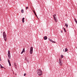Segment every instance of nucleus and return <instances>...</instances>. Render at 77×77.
Instances as JSON below:
<instances>
[{
  "mask_svg": "<svg viewBox=\"0 0 77 77\" xmlns=\"http://www.w3.org/2000/svg\"><path fill=\"white\" fill-rule=\"evenodd\" d=\"M33 53V47H31L30 48V54H32Z\"/></svg>",
  "mask_w": 77,
  "mask_h": 77,
  "instance_id": "4",
  "label": "nucleus"
},
{
  "mask_svg": "<svg viewBox=\"0 0 77 77\" xmlns=\"http://www.w3.org/2000/svg\"><path fill=\"white\" fill-rule=\"evenodd\" d=\"M21 12L22 13H24V10H23V9H22L21 11Z\"/></svg>",
  "mask_w": 77,
  "mask_h": 77,
  "instance_id": "14",
  "label": "nucleus"
},
{
  "mask_svg": "<svg viewBox=\"0 0 77 77\" xmlns=\"http://www.w3.org/2000/svg\"><path fill=\"white\" fill-rule=\"evenodd\" d=\"M3 36L5 41H6V40H7V37H6V35L5 32H4L3 33Z\"/></svg>",
  "mask_w": 77,
  "mask_h": 77,
  "instance_id": "2",
  "label": "nucleus"
},
{
  "mask_svg": "<svg viewBox=\"0 0 77 77\" xmlns=\"http://www.w3.org/2000/svg\"><path fill=\"white\" fill-rule=\"evenodd\" d=\"M26 59H27V58H25V60H26V61H27V62H28V60H26Z\"/></svg>",
  "mask_w": 77,
  "mask_h": 77,
  "instance_id": "22",
  "label": "nucleus"
},
{
  "mask_svg": "<svg viewBox=\"0 0 77 77\" xmlns=\"http://www.w3.org/2000/svg\"><path fill=\"white\" fill-rule=\"evenodd\" d=\"M16 74V75H17V74Z\"/></svg>",
  "mask_w": 77,
  "mask_h": 77,
  "instance_id": "31",
  "label": "nucleus"
},
{
  "mask_svg": "<svg viewBox=\"0 0 77 77\" xmlns=\"http://www.w3.org/2000/svg\"><path fill=\"white\" fill-rule=\"evenodd\" d=\"M35 15H36V17H37L38 18V17L37 16V15H36V14H35Z\"/></svg>",
  "mask_w": 77,
  "mask_h": 77,
  "instance_id": "29",
  "label": "nucleus"
},
{
  "mask_svg": "<svg viewBox=\"0 0 77 77\" xmlns=\"http://www.w3.org/2000/svg\"><path fill=\"white\" fill-rule=\"evenodd\" d=\"M65 26H66L67 28L68 27V24L67 23H66L65 24Z\"/></svg>",
  "mask_w": 77,
  "mask_h": 77,
  "instance_id": "12",
  "label": "nucleus"
},
{
  "mask_svg": "<svg viewBox=\"0 0 77 77\" xmlns=\"http://www.w3.org/2000/svg\"><path fill=\"white\" fill-rule=\"evenodd\" d=\"M23 52H24L23 51L21 52V54H23Z\"/></svg>",
  "mask_w": 77,
  "mask_h": 77,
  "instance_id": "26",
  "label": "nucleus"
},
{
  "mask_svg": "<svg viewBox=\"0 0 77 77\" xmlns=\"http://www.w3.org/2000/svg\"><path fill=\"white\" fill-rule=\"evenodd\" d=\"M44 39H45V40H47V37L45 36L44 37Z\"/></svg>",
  "mask_w": 77,
  "mask_h": 77,
  "instance_id": "9",
  "label": "nucleus"
},
{
  "mask_svg": "<svg viewBox=\"0 0 77 77\" xmlns=\"http://www.w3.org/2000/svg\"><path fill=\"white\" fill-rule=\"evenodd\" d=\"M61 32L62 33H63V32L62 31H61Z\"/></svg>",
  "mask_w": 77,
  "mask_h": 77,
  "instance_id": "28",
  "label": "nucleus"
},
{
  "mask_svg": "<svg viewBox=\"0 0 77 77\" xmlns=\"http://www.w3.org/2000/svg\"><path fill=\"white\" fill-rule=\"evenodd\" d=\"M63 55H61V58H63Z\"/></svg>",
  "mask_w": 77,
  "mask_h": 77,
  "instance_id": "19",
  "label": "nucleus"
},
{
  "mask_svg": "<svg viewBox=\"0 0 77 77\" xmlns=\"http://www.w3.org/2000/svg\"><path fill=\"white\" fill-rule=\"evenodd\" d=\"M59 64H60V66H62L63 65V63H62V60L61 59H59Z\"/></svg>",
  "mask_w": 77,
  "mask_h": 77,
  "instance_id": "3",
  "label": "nucleus"
},
{
  "mask_svg": "<svg viewBox=\"0 0 77 77\" xmlns=\"http://www.w3.org/2000/svg\"><path fill=\"white\" fill-rule=\"evenodd\" d=\"M14 65L15 66H17V64H16L15 63H14Z\"/></svg>",
  "mask_w": 77,
  "mask_h": 77,
  "instance_id": "25",
  "label": "nucleus"
},
{
  "mask_svg": "<svg viewBox=\"0 0 77 77\" xmlns=\"http://www.w3.org/2000/svg\"><path fill=\"white\" fill-rule=\"evenodd\" d=\"M8 56L9 59H11V54L10 53V51H8Z\"/></svg>",
  "mask_w": 77,
  "mask_h": 77,
  "instance_id": "5",
  "label": "nucleus"
},
{
  "mask_svg": "<svg viewBox=\"0 0 77 77\" xmlns=\"http://www.w3.org/2000/svg\"><path fill=\"white\" fill-rule=\"evenodd\" d=\"M33 12L35 14V15H36V13H35V11H33Z\"/></svg>",
  "mask_w": 77,
  "mask_h": 77,
  "instance_id": "23",
  "label": "nucleus"
},
{
  "mask_svg": "<svg viewBox=\"0 0 77 77\" xmlns=\"http://www.w3.org/2000/svg\"><path fill=\"white\" fill-rule=\"evenodd\" d=\"M22 51H23V53H24L25 52V49L23 48V50Z\"/></svg>",
  "mask_w": 77,
  "mask_h": 77,
  "instance_id": "13",
  "label": "nucleus"
},
{
  "mask_svg": "<svg viewBox=\"0 0 77 77\" xmlns=\"http://www.w3.org/2000/svg\"><path fill=\"white\" fill-rule=\"evenodd\" d=\"M63 29L65 32H66V30L65 29V28H64Z\"/></svg>",
  "mask_w": 77,
  "mask_h": 77,
  "instance_id": "20",
  "label": "nucleus"
},
{
  "mask_svg": "<svg viewBox=\"0 0 77 77\" xmlns=\"http://www.w3.org/2000/svg\"><path fill=\"white\" fill-rule=\"evenodd\" d=\"M76 48H77V47H76Z\"/></svg>",
  "mask_w": 77,
  "mask_h": 77,
  "instance_id": "32",
  "label": "nucleus"
},
{
  "mask_svg": "<svg viewBox=\"0 0 77 77\" xmlns=\"http://www.w3.org/2000/svg\"><path fill=\"white\" fill-rule=\"evenodd\" d=\"M54 18L55 22H57V18H56V17H54Z\"/></svg>",
  "mask_w": 77,
  "mask_h": 77,
  "instance_id": "7",
  "label": "nucleus"
},
{
  "mask_svg": "<svg viewBox=\"0 0 77 77\" xmlns=\"http://www.w3.org/2000/svg\"><path fill=\"white\" fill-rule=\"evenodd\" d=\"M37 72L38 75L40 76H41L42 74V72L41 69H38L37 71Z\"/></svg>",
  "mask_w": 77,
  "mask_h": 77,
  "instance_id": "1",
  "label": "nucleus"
},
{
  "mask_svg": "<svg viewBox=\"0 0 77 77\" xmlns=\"http://www.w3.org/2000/svg\"><path fill=\"white\" fill-rule=\"evenodd\" d=\"M8 62L9 63V66H11V62H10V60H9V59H8Z\"/></svg>",
  "mask_w": 77,
  "mask_h": 77,
  "instance_id": "6",
  "label": "nucleus"
},
{
  "mask_svg": "<svg viewBox=\"0 0 77 77\" xmlns=\"http://www.w3.org/2000/svg\"><path fill=\"white\" fill-rule=\"evenodd\" d=\"M2 60V59H1V57H0V61H1Z\"/></svg>",
  "mask_w": 77,
  "mask_h": 77,
  "instance_id": "27",
  "label": "nucleus"
},
{
  "mask_svg": "<svg viewBox=\"0 0 77 77\" xmlns=\"http://www.w3.org/2000/svg\"><path fill=\"white\" fill-rule=\"evenodd\" d=\"M52 42H53V43H56V42H54V41H52Z\"/></svg>",
  "mask_w": 77,
  "mask_h": 77,
  "instance_id": "24",
  "label": "nucleus"
},
{
  "mask_svg": "<svg viewBox=\"0 0 77 77\" xmlns=\"http://www.w3.org/2000/svg\"><path fill=\"white\" fill-rule=\"evenodd\" d=\"M1 66V68H5V67H4L3 66H2V65L1 66Z\"/></svg>",
  "mask_w": 77,
  "mask_h": 77,
  "instance_id": "16",
  "label": "nucleus"
},
{
  "mask_svg": "<svg viewBox=\"0 0 77 77\" xmlns=\"http://www.w3.org/2000/svg\"><path fill=\"white\" fill-rule=\"evenodd\" d=\"M56 14H55L53 15V17L54 18H56Z\"/></svg>",
  "mask_w": 77,
  "mask_h": 77,
  "instance_id": "11",
  "label": "nucleus"
},
{
  "mask_svg": "<svg viewBox=\"0 0 77 77\" xmlns=\"http://www.w3.org/2000/svg\"><path fill=\"white\" fill-rule=\"evenodd\" d=\"M49 41H51V42H53V40H51V39H49Z\"/></svg>",
  "mask_w": 77,
  "mask_h": 77,
  "instance_id": "17",
  "label": "nucleus"
},
{
  "mask_svg": "<svg viewBox=\"0 0 77 77\" xmlns=\"http://www.w3.org/2000/svg\"><path fill=\"white\" fill-rule=\"evenodd\" d=\"M26 73H24V76H26Z\"/></svg>",
  "mask_w": 77,
  "mask_h": 77,
  "instance_id": "21",
  "label": "nucleus"
},
{
  "mask_svg": "<svg viewBox=\"0 0 77 77\" xmlns=\"http://www.w3.org/2000/svg\"><path fill=\"white\" fill-rule=\"evenodd\" d=\"M24 17H23L22 19V21L23 23H24Z\"/></svg>",
  "mask_w": 77,
  "mask_h": 77,
  "instance_id": "10",
  "label": "nucleus"
},
{
  "mask_svg": "<svg viewBox=\"0 0 77 77\" xmlns=\"http://www.w3.org/2000/svg\"><path fill=\"white\" fill-rule=\"evenodd\" d=\"M63 51L65 52H66L68 51V49L67 48H65V50L63 49Z\"/></svg>",
  "mask_w": 77,
  "mask_h": 77,
  "instance_id": "8",
  "label": "nucleus"
},
{
  "mask_svg": "<svg viewBox=\"0 0 77 77\" xmlns=\"http://www.w3.org/2000/svg\"><path fill=\"white\" fill-rule=\"evenodd\" d=\"M74 21L76 23H77V20H76V19H74Z\"/></svg>",
  "mask_w": 77,
  "mask_h": 77,
  "instance_id": "15",
  "label": "nucleus"
},
{
  "mask_svg": "<svg viewBox=\"0 0 77 77\" xmlns=\"http://www.w3.org/2000/svg\"><path fill=\"white\" fill-rule=\"evenodd\" d=\"M28 8H29V7H26V10H27V9H28Z\"/></svg>",
  "mask_w": 77,
  "mask_h": 77,
  "instance_id": "18",
  "label": "nucleus"
},
{
  "mask_svg": "<svg viewBox=\"0 0 77 77\" xmlns=\"http://www.w3.org/2000/svg\"><path fill=\"white\" fill-rule=\"evenodd\" d=\"M2 65H1V64H0V66H1Z\"/></svg>",
  "mask_w": 77,
  "mask_h": 77,
  "instance_id": "30",
  "label": "nucleus"
}]
</instances>
